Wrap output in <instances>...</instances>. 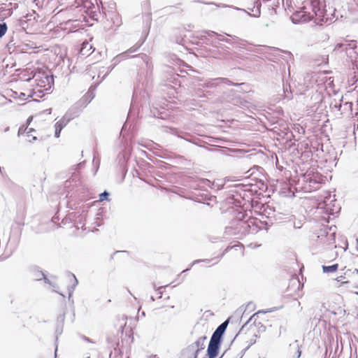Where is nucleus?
Returning <instances> with one entry per match:
<instances>
[{"label":"nucleus","mask_w":358,"mask_h":358,"mask_svg":"<svg viewBox=\"0 0 358 358\" xmlns=\"http://www.w3.org/2000/svg\"><path fill=\"white\" fill-rule=\"evenodd\" d=\"M203 182L204 185L208 186V187H212L213 185H214V182H211L208 179H205L203 180Z\"/></svg>","instance_id":"6ab92c4d"},{"label":"nucleus","mask_w":358,"mask_h":358,"mask_svg":"<svg viewBox=\"0 0 358 358\" xmlns=\"http://www.w3.org/2000/svg\"><path fill=\"white\" fill-rule=\"evenodd\" d=\"M230 83V81L227 78H217L209 80L207 82H206L205 83L202 84L201 85L205 87H207V88H213V87H216L220 83H225L226 84V83Z\"/></svg>","instance_id":"0eeeda50"},{"label":"nucleus","mask_w":358,"mask_h":358,"mask_svg":"<svg viewBox=\"0 0 358 358\" xmlns=\"http://www.w3.org/2000/svg\"><path fill=\"white\" fill-rule=\"evenodd\" d=\"M71 277L73 279V281H74V283H73V289H74V287L77 285L78 284V280L76 279V276L73 275V274H71Z\"/></svg>","instance_id":"4be33fe9"},{"label":"nucleus","mask_w":358,"mask_h":358,"mask_svg":"<svg viewBox=\"0 0 358 358\" xmlns=\"http://www.w3.org/2000/svg\"><path fill=\"white\" fill-rule=\"evenodd\" d=\"M84 339H85V341H86L87 342H90V340L87 337H84Z\"/></svg>","instance_id":"bb28decb"},{"label":"nucleus","mask_w":358,"mask_h":358,"mask_svg":"<svg viewBox=\"0 0 358 358\" xmlns=\"http://www.w3.org/2000/svg\"><path fill=\"white\" fill-rule=\"evenodd\" d=\"M137 48H129L127 52H124L122 54H120L119 56L121 57H124L128 53H134L136 51Z\"/></svg>","instance_id":"2eb2a0df"},{"label":"nucleus","mask_w":358,"mask_h":358,"mask_svg":"<svg viewBox=\"0 0 358 358\" xmlns=\"http://www.w3.org/2000/svg\"><path fill=\"white\" fill-rule=\"evenodd\" d=\"M345 279V276L344 275H340L338 277H337L336 278V280L338 281V282H341V283H347L348 281H343V280Z\"/></svg>","instance_id":"aec40b11"},{"label":"nucleus","mask_w":358,"mask_h":358,"mask_svg":"<svg viewBox=\"0 0 358 358\" xmlns=\"http://www.w3.org/2000/svg\"><path fill=\"white\" fill-rule=\"evenodd\" d=\"M92 39L90 41H84L82 43V47L80 50V54L83 56H89L92 53L94 50L93 47V44L91 43Z\"/></svg>","instance_id":"423d86ee"},{"label":"nucleus","mask_w":358,"mask_h":358,"mask_svg":"<svg viewBox=\"0 0 358 358\" xmlns=\"http://www.w3.org/2000/svg\"><path fill=\"white\" fill-rule=\"evenodd\" d=\"M32 131V129H30V130H29V131H27V135H28V136L29 135V132H30V131Z\"/></svg>","instance_id":"473e14b6"},{"label":"nucleus","mask_w":358,"mask_h":358,"mask_svg":"<svg viewBox=\"0 0 358 358\" xmlns=\"http://www.w3.org/2000/svg\"><path fill=\"white\" fill-rule=\"evenodd\" d=\"M72 292H73V290L69 292V297L71 296Z\"/></svg>","instance_id":"2f4dec72"},{"label":"nucleus","mask_w":358,"mask_h":358,"mask_svg":"<svg viewBox=\"0 0 358 358\" xmlns=\"http://www.w3.org/2000/svg\"><path fill=\"white\" fill-rule=\"evenodd\" d=\"M264 2L272 1L273 0H262ZM284 0H277V4H283Z\"/></svg>","instance_id":"5701e85b"},{"label":"nucleus","mask_w":358,"mask_h":358,"mask_svg":"<svg viewBox=\"0 0 358 358\" xmlns=\"http://www.w3.org/2000/svg\"><path fill=\"white\" fill-rule=\"evenodd\" d=\"M227 326V322L222 323L213 332L212 337L213 338L221 341L222 336L224 334Z\"/></svg>","instance_id":"1a4fd4ad"},{"label":"nucleus","mask_w":358,"mask_h":358,"mask_svg":"<svg viewBox=\"0 0 358 358\" xmlns=\"http://www.w3.org/2000/svg\"><path fill=\"white\" fill-rule=\"evenodd\" d=\"M208 36H212V35H216V36H218V40L219 41H225L227 43H229V41L224 38V36H220V35H218L217 33L214 32V31H208Z\"/></svg>","instance_id":"ddd939ff"},{"label":"nucleus","mask_w":358,"mask_h":358,"mask_svg":"<svg viewBox=\"0 0 358 358\" xmlns=\"http://www.w3.org/2000/svg\"><path fill=\"white\" fill-rule=\"evenodd\" d=\"M342 50L345 51L347 56L352 59L358 58V43L356 41H346L338 43L335 46V50Z\"/></svg>","instance_id":"f03ea898"},{"label":"nucleus","mask_w":358,"mask_h":358,"mask_svg":"<svg viewBox=\"0 0 358 358\" xmlns=\"http://www.w3.org/2000/svg\"><path fill=\"white\" fill-rule=\"evenodd\" d=\"M59 5L56 7L55 10L59 9L58 13L69 8L79 5L81 0H55Z\"/></svg>","instance_id":"20e7f679"},{"label":"nucleus","mask_w":358,"mask_h":358,"mask_svg":"<svg viewBox=\"0 0 358 358\" xmlns=\"http://www.w3.org/2000/svg\"><path fill=\"white\" fill-rule=\"evenodd\" d=\"M26 129H23V128H22V127H20V128L19 129V131H18V134H19V135H20V134H22V133H23L24 131H25V130H26Z\"/></svg>","instance_id":"b1692460"},{"label":"nucleus","mask_w":358,"mask_h":358,"mask_svg":"<svg viewBox=\"0 0 358 358\" xmlns=\"http://www.w3.org/2000/svg\"><path fill=\"white\" fill-rule=\"evenodd\" d=\"M206 339V336H201L192 345L191 347L193 349H196L195 352V358H196L198 352L201 350L204 349L205 348V340Z\"/></svg>","instance_id":"9d476101"},{"label":"nucleus","mask_w":358,"mask_h":358,"mask_svg":"<svg viewBox=\"0 0 358 358\" xmlns=\"http://www.w3.org/2000/svg\"><path fill=\"white\" fill-rule=\"evenodd\" d=\"M69 122V118L64 116L59 121H57L55 124V136L56 138H59L60 136L61 131L64 127H65Z\"/></svg>","instance_id":"39448f33"},{"label":"nucleus","mask_w":358,"mask_h":358,"mask_svg":"<svg viewBox=\"0 0 358 358\" xmlns=\"http://www.w3.org/2000/svg\"><path fill=\"white\" fill-rule=\"evenodd\" d=\"M250 223H252V222H248L247 223V227H250Z\"/></svg>","instance_id":"c756f323"},{"label":"nucleus","mask_w":358,"mask_h":358,"mask_svg":"<svg viewBox=\"0 0 358 358\" xmlns=\"http://www.w3.org/2000/svg\"><path fill=\"white\" fill-rule=\"evenodd\" d=\"M318 0H314L294 12L291 16L293 23L298 24L307 22L315 17L316 23L327 22L328 17L325 16V12L318 7Z\"/></svg>","instance_id":"f257e3e1"},{"label":"nucleus","mask_w":358,"mask_h":358,"mask_svg":"<svg viewBox=\"0 0 358 358\" xmlns=\"http://www.w3.org/2000/svg\"><path fill=\"white\" fill-rule=\"evenodd\" d=\"M268 49L275 53H278V52H285V54H287L289 57H291L292 56V54L290 52H283L281 50L278 49V48H268Z\"/></svg>","instance_id":"dca6fc26"},{"label":"nucleus","mask_w":358,"mask_h":358,"mask_svg":"<svg viewBox=\"0 0 358 358\" xmlns=\"http://www.w3.org/2000/svg\"><path fill=\"white\" fill-rule=\"evenodd\" d=\"M33 278L36 280H40L42 278H44L45 282L50 283L49 280L45 277L44 273L41 271L34 270L33 271Z\"/></svg>","instance_id":"9b49d317"},{"label":"nucleus","mask_w":358,"mask_h":358,"mask_svg":"<svg viewBox=\"0 0 358 358\" xmlns=\"http://www.w3.org/2000/svg\"><path fill=\"white\" fill-rule=\"evenodd\" d=\"M357 288H358V287H357Z\"/></svg>","instance_id":"c9c22d12"},{"label":"nucleus","mask_w":358,"mask_h":358,"mask_svg":"<svg viewBox=\"0 0 358 358\" xmlns=\"http://www.w3.org/2000/svg\"><path fill=\"white\" fill-rule=\"evenodd\" d=\"M338 265L337 264L331 266H322V271L324 273H333L337 271Z\"/></svg>","instance_id":"f8f14e48"},{"label":"nucleus","mask_w":358,"mask_h":358,"mask_svg":"<svg viewBox=\"0 0 358 358\" xmlns=\"http://www.w3.org/2000/svg\"><path fill=\"white\" fill-rule=\"evenodd\" d=\"M280 4H277V0L272 1V6H279Z\"/></svg>","instance_id":"393cba45"},{"label":"nucleus","mask_w":358,"mask_h":358,"mask_svg":"<svg viewBox=\"0 0 358 358\" xmlns=\"http://www.w3.org/2000/svg\"><path fill=\"white\" fill-rule=\"evenodd\" d=\"M354 274V273H356V274H358V269L357 268H355L354 269L353 271H352L351 269H348L345 273H344V275H350V274Z\"/></svg>","instance_id":"a211bd4d"},{"label":"nucleus","mask_w":358,"mask_h":358,"mask_svg":"<svg viewBox=\"0 0 358 358\" xmlns=\"http://www.w3.org/2000/svg\"><path fill=\"white\" fill-rule=\"evenodd\" d=\"M221 341L211 338L207 352L209 358H215L218 355V350L220 348Z\"/></svg>","instance_id":"7ed1b4c3"},{"label":"nucleus","mask_w":358,"mask_h":358,"mask_svg":"<svg viewBox=\"0 0 358 358\" xmlns=\"http://www.w3.org/2000/svg\"><path fill=\"white\" fill-rule=\"evenodd\" d=\"M201 262V260H198L196 262ZM202 262H208V259H204V260H202Z\"/></svg>","instance_id":"c85d7f7f"},{"label":"nucleus","mask_w":358,"mask_h":358,"mask_svg":"<svg viewBox=\"0 0 358 358\" xmlns=\"http://www.w3.org/2000/svg\"><path fill=\"white\" fill-rule=\"evenodd\" d=\"M32 79H34L36 82H37V85H38L39 87H45V83L48 82V83H50V80H52V78H50L49 76H45L44 77V80L42 79V77H41V73L40 72L38 73H35L33 76H32Z\"/></svg>","instance_id":"6e6552de"},{"label":"nucleus","mask_w":358,"mask_h":358,"mask_svg":"<svg viewBox=\"0 0 358 358\" xmlns=\"http://www.w3.org/2000/svg\"><path fill=\"white\" fill-rule=\"evenodd\" d=\"M308 89V86L303 87L301 89L299 90L296 93V94H303Z\"/></svg>","instance_id":"412c9836"},{"label":"nucleus","mask_w":358,"mask_h":358,"mask_svg":"<svg viewBox=\"0 0 358 358\" xmlns=\"http://www.w3.org/2000/svg\"><path fill=\"white\" fill-rule=\"evenodd\" d=\"M300 356H301V351L298 350L297 358H299Z\"/></svg>","instance_id":"cd10ccee"},{"label":"nucleus","mask_w":358,"mask_h":358,"mask_svg":"<svg viewBox=\"0 0 358 358\" xmlns=\"http://www.w3.org/2000/svg\"><path fill=\"white\" fill-rule=\"evenodd\" d=\"M257 6L259 7L260 6V3L259 1H256Z\"/></svg>","instance_id":"7c9ffc66"},{"label":"nucleus","mask_w":358,"mask_h":358,"mask_svg":"<svg viewBox=\"0 0 358 358\" xmlns=\"http://www.w3.org/2000/svg\"><path fill=\"white\" fill-rule=\"evenodd\" d=\"M7 26L6 23L0 24V38L2 37L6 32Z\"/></svg>","instance_id":"4468645a"},{"label":"nucleus","mask_w":358,"mask_h":358,"mask_svg":"<svg viewBox=\"0 0 358 358\" xmlns=\"http://www.w3.org/2000/svg\"><path fill=\"white\" fill-rule=\"evenodd\" d=\"M31 17H32V15H27L25 17L27 18V20H26L25 22L31 20Z\"/></svg>","instance_id":"a878e982"},{"label":"nucleus","mask_w":358,"mask_h":358,"mask_svg":"<svg viewBox=\"0 0 358 358\" xmlns=\"http://www.w3.org/2000/svg\"><path fill=\"white\" fill-rule=\"evenodd\" d=\"M22 50H24V51H27V50H28V49H27V48H22Z\"/></svg>","instance_id":"72a5a7b5"},{"label":"nucleus","mask_w":358,"mask_h":358,"mask_svg":"<svg viewBox=\"0 0 358 358\" xmlns=\"http://www.w3.org/2000/svg\"><path fill=\"white\" fill-rule=\"evenodd\" d=\"M108 195H109L108 193L106 191L104 192L101 193L99 195V201H103L107 199Z\"/></svg>","instance_id":"f3484780"},{"label":"nucleus","mask_w":358,"mask_h":358,"mask_svg":"<svg viewBox=\"0 0 358 358\" xmlns=\"http://www.w3.org/2000/svg\"><path fill=\"white\" fill-rule=\"evenodd\" d=\"M22 96H25V94L24 93H21Z\"/></svg>","instance_id":"f704fd0d"}]
</instances>
